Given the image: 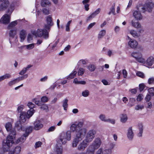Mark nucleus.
<instances>
[{"instance_id":"f257e3e1","label":"nucleus","mask_w":154,"mask_h":154,"mask_svg":"<svg viewBox=\"0 0 154 154\" xmlns=\"http://www.w3.org/2000/svg\"><path fill=\"white\" fill-rule=\"evenodd\" d=\"M83 125V122H80L77 125L74 123L70 127V130L72 132L75 131V135L72 142V146H77L79 142L83 139L86 133V128H81Z\"/></svg>"},{"instance_id":"f03ea898","label":"nucleus","mask_w":154,"mask_h":154,"mask_svg":"<svg viewBox=\"0 0 154 154\" xmlns=\"http://www.w3.org/2000/svg\"><path fill=\"white\" fill-rule=\"evenodd\" d=\"M71 133L69 131L66 133L63 132L60 134L59 138L57 140L55 150L57 154H62L63 150L62 144H65L67 141H69L71 140Z\"/></svg>"},{"instance_id":"7ed1b4c3","label":"nucleus","mask_w":154,"mask_h":154,"mask_svg":"<svg viewBox=\"0 0 154 154\" xmlns=\"http://www.w3.org/2000/svg\"><path fill=\"white\" fill-rule=\"evenodd\" d=\"M16 134L15 130L11 131L9 135L8 136L6 141L4 140L3 144V151H1L0 154H6L5 152L10 150L11 147L14 143V139L15 138Z\"/></svg>"},{"instance_id":"20e7f679","label":"nucleus","mask_w":154,"mask_h":154,"mask_svg":"<svg viewBox=\"0 0 154 154\" xmlns=\"http://www.w3.org/2000/svg\"><path fill=\"white\" fill-rule=\"evenodd\" d=\"M14 9V3L11 4L9 8L7 13L9 14H5L2 16L0 19V23L4 24H8L10 21V15Z\"/></svg>"},{"instance_id":"39448f33","label":"nucleus","mask_w":154,"mask_h":154,"mask_svg":"<svg viewBox=\"0 0 154 154\" xmlns=\"http://www.w3.org/2000/svg\"><path fill=\"white\" fill-rule=\"evenodd\" d=\"M47 30L45 28L43 29H38L36 31H32V33L36 36L40 37L43 36L45 38L47 39L48 38V32Z\"/></svg>"},{"instance_id":"423d86ee","label":"nucleus","mask_w":154,"mask_h":154,"mask_svg":"<svg viewBox=\"0 0 154 154\" xmlns=\"http://www.w3.org/2000/svg\"><path fill=\"white\" fill-rule=\"evenodd\" d=\"M96 131L93 129L89 130L87 133L85 140L87 142H91L94 138L96 134Z\"/></svg>"},{"instance_id":"0eeeda50","label":"nucleus","mask_w":154,"mask_h":154,"mask_svg":"<svg viewBox=\"0 0 154 154\" xmlns=\"http://www.w3.org/2000/svg\"><path fill=\"white\" fill-rule=\"evenodd\" d=\"M131 55L139 62L145 63V59L142 57V55L141 52H133L131 54Z\"/></svg>"},{"instance_id":"6e6552de","label":"nucleus","mask_w":154,"mask_h":154,"mask_svg":"<svg viewBox=\"0 0 154 154\" xmlns=\"http://www.w3.org/2000/svg\"><path fill=\"white\" fill-rule=\"evenodd\" d=\"M153 6L154 5L152 3L148 2L145 3L143 5L141 6L140 9H141V11L143 12L146 11L151 12Z\"/></svg>"},{"instance_id":"1a4fd4ad","label":"nucleus","mask_w":154,"mask_h":154,"mask_svg":"<svg viewBox=\"0 0 154 154\" xmlns=\"http://www.w3.org/2000/svg\"><path fill=\"white\" fill-rule=\"evenodd\" d=\"M27 77L28 75L27 74H25L23 76L19 77L16 79L10 81L8 82V86H12L16 83H18L20 81L23 80L24 79L26 78Z\"/></svg>"},{"instance_id":"9d476101","label":"nucleus","mask_w":154,"mask_h":154,"mask_svg":"<svg viewBox=\"0 0 154 154\" xmlns=\"http://www.w3.org/2000/svg\"><path fill=\"white\" fill-rule=\"evenodd\" d=\"M128 39L129 40L128 42V46L132 49L136 48L138 45L137 41L135 39H132L129 36H127Z\"/></svg>"},{"instance_id":"9b49d317","label":"nucleus","mask_w":154,"mask_h":154,"mask_svg":"<svg viewBox=\"0 0 154 154\" xmlns=\"http://www.w3.org/2000/svg\"><path fill=\"white\" fill-rule=\"evenodd\" d=\"M101 143V141L100 138H97L94 140L90 146L91 148L95 150L97 149L100 146Z\"/></svg>"},{"instance_id":"f8f14e48","label":"nucleus","mask_w":154,"mask_h":154,"mask_svg":"<svg viewBox=\"0 0 154 154\" xmlns=\"http://www.w3.org/2000/svg\"><path fill=\"white\" fill-rule=\"evenodd\" d=\"M46 22L47 24L45 25L44 27L47 29H49L53 25L51 16L49 15L46 17Z\"/></svg>"},{"instance_id":"ddd939ff","label":"nucleus","mask_w":154,"mask_h":154,"mask_svg":"<svg viewBox=\"0 0 154 154\" xmlns=\"http://www.w3.org/2000/svg\"><path fill=\"white\" fill-rule=\"evenodd\" d=\"M0 11H3L8 7L9 2L7 0H1Z\"/></svg>"},{"instance_id":"4468645a","label":"nucleus","mask_w":154,"mask_h":154,"mask_svg":"<svg viewBox=\"0 0 154 154\" xmlns=\"http://www.w3.org/2000/svg\"><path fill=\"white\" fill-rule=\"evenodd\" d=\"M127 136L128 139L130 140H132L134 136V134L132 127H129L127 130Z\"/></svg>"},{"instance_id":"2eb2a0df","label":"nucleus","mask_w":154,"mask_h":154,"mask_svg":"<svg viewBox=\"0 0 154 154\" xmlns=\"http://www.w3.org/2000/svg\"><path fill=\"white\" fill-rule=\"evenodd\" d=\"M89 143L86 142L85 140H83L79 145L78 149L79 150L83 151L88 146Z\"/></svg>"},{"instance_id":"dca6fc26","label":"nucleus","mask_w":154,"mask_h":154,"mask_svg":"<svg viewBox=\"0 0 154 154\" xmlns=\"http://www.w3.org/2000/svg\"><path fill=\"white\" fill-rule=\"evenodd\" d=\"M142 63L146 64L148 66H151L154 63V58L152 56H150L147 58L146 61H145V63Z\"/></svg>"},{"instance_id":"f3484780","label":"nucleus","mask_w":154,"mask_h":154,"mask_svg":"<svg viewBox=\"0 0 154 154\" xmlns=\"http://www.w3.org/2000/svg\"><path fill=\"white\" fill-rule=\"evenodd\" d=\"M34 129L35 130H38L41 129L43 126L41 122L39 120L36 121L34 123Z\"/></svg>"},{"instance_id":"a211bd4d","label":"nucleus","mask_w":154,"mask_h":154,"mask_svg":"<svg viewBox=\"0 0 154 154\" xmlns=\"http://www.w3.org/2000/svg\"><path fill=\"white\" fill-rule=\"evenodd\" d=\"M27 118L26 112H23L20 114L19 121L21 123H24L26 121Z\"/></svg>"},{"instance_id":"6ab92c4d","label":"nucleus","mask_w":154,"mask_h":154,"mask_svg":"<svg viewBox=\"0 0 154 154\" xmlns=\"http://www.w3.org/2000/svg\"><path fill=\"white\" fill-rule=\"evenodd\" d=\"M51 3L49 0H42L41 5L42 7L48 8L51 5Z\"/></svg>"},{"instance_id":"aec40b11","label":"nucleus","mask_w":154,"mask_h":154,"mask_svg":"<svg viewBox=\"0 0 154 154\" xmlns=\"http://www.w3.org/2000/svg\"><path fill=\"white\" fill-rule=\"evenodd\" d=\"M134 17L137 20H140L142 19V16L139 11H135L133 13Z\"/></svg>"},{"instance_id":"412c9836","label":"nucleus","mask_w":154,"mask_h":154,"mask_svg":"<svg viewBox=\"0 0 154 154\" xmlns=\"http://www.w3.org/2000/svg\"><path fill=\"white\" fill-rule=\"evenodd\" d=\"M120 121L123 123H126L128 120V117L127 114H122L120 115Z\"/></svg>"},{"instance_id":"4be33fe9","label":"nucleus","mask_w":154,"mask_h":154,"mask_svg":"<svg viewBox=\"0 0 154 154\" xmlns=\"http://www.w3.org/2000/svg\"><path fill=\"white\" fill-rule=\"evenodd\" d=\"M28 136V134H24L20 137L16 141V143H18L20 142H23L26 140V137Z\"/></svg>"},{"instance_id":"5701e85b","label":"nucleus","mask_w":154,"mask_h":154,"mask_svg":"<svg viewBox=\"0 0 154 154\" xmlns=\"http://www.w3.org/2000/svg\"><path fill=\"white\" fill-rule=\"evenodd\" d=\"M26 35V31L24 30H22L20 33V41L23 42L25 39Z\"/></svg>"},{"instance_id":"b1692460","label":"nucleus","mask_w":154,"mask_h":154,"mask_svg":"<svg viewBox=\"0 0 154 154\" xmlns=\"http://www.w3.org/2000/svg\"><path fill=\"white\" fill-rule=\"evenodd\" d=\"M88 60L87 59H81L79 60L77 63L78 67L81 66L86 65Z\"/></svg>"},{"instance_id":"393cba45","label":"nucleus","mask_w":154,"mask_h":154,"mask_svg":"<svg viewBox=\"0 0 154 154\" xmlns=\"http://www.w3.org/2000/svg\"><path fill=\"white\" fill-rule=\"evenodd\" d=\"M130 33L135 38H138L140 36V33L139 32L133 30H131L130 31Z\"/></svg>"},{"instance_id":"a878e982","label":"nucleus","mask_w":154,"mask_h":154,"mask_svg":"<svg viewBox=\"0 0 154 154\" xmlns=\"http://www.w3.org/2000/svg\"><path fill=\"white\" fill-rule=\"evenodd\" d=\"M21 151V148L19 146H17L15 148L13 152L10 151L9 154H19Z\"/></svg>"},{"instance_id":"bb28decb","label":"nucleus","mask_w":154,"mask_h":154,"mask_svg":"<svg viewBox=\"0 0 154 154\" xmlns=\"http://www.w3.org/2000/svg\"><path fill=\"white\" fill-rule=\"evenodd\" d=\"M106 31L105 29H102L100 31L97 36L98 39H100L103 37L106 34Z\"/></svg>"},{"instance_id":"cd10ccee","label":"nucleus","mask_w":154,"mask_h":154,"mask_svg":"<svg viewBox=\"0 0 154 154\" xmlns=\"http://www.w3.org/2000/svg\"><path fill=\"white\" fill-rule=\"evenodd\" d=\"M144 108V106L143 104H138L134 107L135 110L137 111L142 110Z\"/></svg>"},{"instance_id":"c85d7f7f","label":"nucleus","mask_w":154,"mask_h":154,"mask_svg":"<svg viewBox=\"0 0 154 154\" xmlns=\"http://www.w3.org/2000/svg\"><path fill=\"white\" fill-rule=\"evenodd\" d=\"M35 111L33 109H30L28 110L26 113L27 118L29 119L35 112Z\"/></svg>"},{"instance_id":"c756f323","label":"nucleus","mask_w":154,"mask_h":154,"mask_svg":"<svg viewBox=\"0 0 154 154\" xmlns=\"http://www.w3.org/2000/svg\"><path fill=\"white\" fill-rule=\"evenodd\" d=\"M68 100L67 99H65L63 101V107L64 110H66L68 106Z\"/></svg>"},{"instance_id":"7c9ffc66","label":"nucleus","mask_w":154,"mask_h":154,"mask_svg":"<svg viewBox=\"0 0 154 154\" xmlns=\"http://www.w3.org/2000/svg\"><path fill=\"white\" fill-rule=\"evenodd\" d=\"M11 77V75L8 73H7L5 75L0 76V82L4 80L5 79H8Z\"/></svg>"},{"instance_id":"2f4dec72","label":"nucleus","mask_w":154,"mask_h":154,"mask_svg":"<svg viewBox=\"0 0 154 154\" xmlns=\"http://www.w3.org/2000/svg\"><path fill=\"white\" fill-rule=\"evenodd\" d=\"M143 126L142 125L140 124L139 126V132L137 134V136L140 137L142 136L143 133Z\"/></svg>"},{"instance_id":"473e14b6","label":"nucleus","mask_w":154,"mask_h":154,"mask_svg":"<svg viewBox=\"0 0 154 154\" xmlns=\"http://www.w3.org/2000/svg\"><path fill=\"white\" fill-rule=\"evenodd\" d=\"M77 74V72L74 71L72 73H70L66 77V79L68 80L71 79L75 77Z\"/></svg>"},{"instance_id":"72a5a7b5","label":"nucleus","mask_w":154,"mask_h":154,"mask_svg":"<svg viewBox=\"0 0 154 154\" xmlns=\"http://www.w3.org/2000/svg\"><path fill=\"white\" fill-rule=\"evenodd\" d=\"M17 23V20L12 22L8 25V28L9 29H10L11 28L15 26Z\"/></svg>"},{"instance_id":"f704fd0d","label":"nucleus","mask_w":154,"mask_h":154,"mask_svg":"<svg viewBox=\"0 0 154 154\" xmlns=\"http://www.w3.org/2000/svg\"><path fill=\"white\" fill-rule=\"evenodd\" d=\"M131 23L132 26L135 28H139L141 27V25L138 22H134L132 20Z\"/></svg>"},{"instance_id":"c9c22d12","label":"nucleus","mask_w":154,"mask_h":154,"mask_svg":"<svg viewBox=\"0 0 154 154\" xmlns=\"http://www.w3.org/2000/svg\"><path fill=\"white\" fill-rule=\"evenodd\" d=\"M16 34V29H14L11 30L9 32V35L10 37L13 38Z\"/></svg>"},{"instance_id":"e433bc0d","label":"nucleus","mask_w":154,"mask_h":154,"mask_svg":"<svg viewBox=\"0 0 154 154\" xmlns=\"http://www.w3.org/2000/svg\"><path fill=\"white\" fill-rule=\"evenodd\" d=\"M90 94L89 91L88 90H85L82 92V95L84 97H88Z\"/></svg>"},{"instance_id":"4c0bfd02","label":"nucleus","mask_w":154,"mask_h":154,"mask_svg":"<svg viewBox=\"0 0 154 154\" xmlns=\"http://www.w3.org/2000/svg\"><path fill=\"white\" fill-rule=\"evenodd\" d=\"M99 118L100 119L103 121L106 122L107 119L106 115L103 114H101L99 116Z\"/></svg>"},{"instance_id":"58836bf2","label":"nucleus","mask_w":154,"mask_h":154,"mask_svg":"<svg viewBox=\"0 0 154 154\" xmlns=\"http://www.w3.org/2000/svg\"><path fill=\"white\" fill-rule=\"evenodd\" d=\"M24 108V106L23 105H20L18 106L17 108V111L18 113L22 112V111Z\"/></svg>"},{"instance_id":"ea45409f","label":"nucleus","mask_w":154,"mask_h":154,"mask_svg":"<svg viewBox=\"0 0 154 154\" xmlns=\"http://www.w3.org/2000/svg\"><path fill=\"white\" fill-rule=\"evenodd\" d=\"M5 128L8 131H10L12 128V124L10 122L6 123L5 125Z\"/></svg>"},{"instance_id":"a19ab883","label":"nucleus","mask_w":154,"mask_h":154,"mask_svg":"<svg viewBox=\"0 0 154 154\" xmlns=\"http://www.w3.org/2000/svg\"><path fill=\"white\" fill-rule=\"evenodd\" d=\"M112 150L111 149H106L103 150H102V154H111Z\"/></svg>"},{"instance_id":"79ce46f5","label":"nucleus","mask_w":154,"mask_h":154,"mask_svg":"<svg viewBox=\"0 0 154 154\" xmlns=\"http://www.w3.org/2000/svg\"><path fill=\"white\" fill-rule=\"evenodd\" d=\"M22 123L19 121H17L15 123V128H17L18 130H20L22 129V126L21 125Z\"/></svg>"},{"instance_id":"37998d69","label":"nucleus","mask_w":154,"mask_h":154,"mask_svg":"<svg viewBox=\"0 0 154 154\" xmlns=\"http://www.w3.org/2000/svg\"><path fill=\"white\" fill-rule=\"evenodd\" d=\"M94 149L91 148L90 146L87 149L85 154H94Z\"/></svg>"},{"instance_id":"c03bdc74","label":"nucleus","mask_w":154,"mask_h":154,"mask_svg":"<svg viewBox=\"0 0 154 154\" xmlns=\"http://www.w3.org/2000/svg\"><path fill=\"white\" fill-rule=\"evenodd\" d=\"M33 129V128L32 126H29L26 128L25 130V134H28L29 135V134L31 133Z\"/></svg>"},{"instance_id":"a18cd8bd","label":"nucleus","mask_w":154,"mask_h":154,"mask_svg":"<svg viewBox=\"0 0 154 154\" xmlns=\"http://www.w3.org/2000/svg\"><path fill=\"white\" fill-rule=\"evenodd\" d=\"M41 109H43L46 112L48 111V105L46 104H43L41 106L40 108Z\"/></svg>"},{"instance_id":"49530a36","label":"nucleus","mask_w":154,"mask_h":154,"mask_svg":"<svg viewBox=\"0 0 154 154\" xmlns=\"http://www.w3.org/2000/svg\"><path fill=\"white\" fill-rule=\"evenodd\" d=\"M34 44H31L28 45H25L24 47L28 50H31L34 48Z\"/></svg>"},{"instance_id":"de8ad7c7","label":"nucleus","mask_w":154,"mask_h":154,"mask_svg":"<svg viewBox=\"0 0 154 154\" xmlns=\"http://www.w3.org/2000/svg\"><path fill=\"white\" fill-rule=\"evenodd\" d=\"M72 22L71 20H69L66 24V31L69 32L70 31L69 26Z\"/></svg>"},{"instance_id":"09e8293b","label":"nucleus","mask_w":154,"mask_h":154,"mask_svg":"<svg viewBox=\"0 0 154 154\" xmlns=\"http://www.w3.org/2000/svg\"><path fill=\"white\" fill-rule=\"evenodd\" d=\"M32 101L35 103V104L38 105V106H40L41 105V101H40L39 100H38L36 98H34L32 100Z\"/></svg>"},{"instance_id":"8fccbe9b","label":"nucleus","mask_w":154,"mask_h":154,"mask_svg":"<svg viewBox=\"0 0 154 154\" xmlns=\"http://www.w3.org/2000/svg\"><path fill=\"white\" fill-rule=\"evenodd\" d=\"M41 102L42 103H46L49 100L48 98L45 96H43L41 99Z\"/></svg>"},{"instance_id":"3c124183","label":"nucleus","mask_w":154,"mask_h":154,"mask_svg":"<svg viewBox=\"0 0 154 154\" xmlns=\"http://www.w3.org/2000/svg\"><path fill=\"white\" fill-rule=\"evenodd\" d=\"M42 11L45 15H48L49 14V10L47 8H43Z\"/></svg>"},{"instance_id":"603ef678","label":"nucleus","mask_w":154,"mask_h":154,"mask_svg":"<svg viewBox=\"0 0 154 154\" xmlns=\"http://www.w3.org/2000/svg\"><path fill=\"white\" fill-rule=\"evenodd\" d=\"M115 4L114 3L112 5V7L110 8V11L108 13L109 15H110L111 13L114 14L115 12Z\"/></svg>"},{"instance_id":"864d4df0","label":"nucleus","mask_w":154,"mask_h":154,"mask_svg":"<svg viewBox=\"0 0 154 154\" xmlns=\"http://www.w3.org/2000/svg\"><path fill=\"white\" fill-rule=\"evenodd\" d=\"M135 102V99L134 98H131L129 99V103L130 104L131 106H133L134 105V103Z\"/></svg>"},{"instance_id":"5fc2aeb1","label":"nucleus","mask_w":154,"mask_h":154,"mask_svg":"<svg viewBox=\"0 0 154 154\" xmlns=\"http://www.w3.org/2000/svg\"><path fill=\"white\" fill-rule=\"evenodd\" d=\"M27 105L30 109H33L35 106L34 104L31 102H28Z\"/></svg>"},{"instance_id":"6e6d98bb","label":"nucleus","mask_w":154,"mask_h":154,"mask_svg":"<svg viewBox=\"0 0 154 154\" xmlns=\"http://www.w3.org/2000/svg\"><path fill=\"white\" fill-rule=\"evenodd\" d=\"M101 11V9L98 8L96 9L94 12L92 13L93 15L95 17L96 15L98 14Z\"/></svg>"},{"instance_id":"4d7b16f0","label":"nucleus","mask_w":154,"mask_h":154,"mask_svg":"<svg viewBox=\"0 0 154 154\" xmlns=\"http://www.w3.org/2000/svg\"><path fill=\"white\" fill-rule=\"evenodd\" d=\"M148 91L150 95L153 96L154 95V89L153 88H150L148 90Z\"/></svg>"},{"instance_id":"13d9d810","label":"nucleus","mask_w":154,"mask_h":154,"mask_svg":"<svg viewBox=\"0 0 154 154\" xmlns=\"http://www.w3.org/2000/svg\"><path fill=\"white\" fill-rule=\"evenodd\" d=\"M84 73V69L83 68H80L78 72V75H82Z\"/></svg>"},{"instance_id":"bf43d9fd","label":"nucleus","mask_w":154,"mask_h":154,"mask_svg":"<svg viewBox=\"0 0 154 154\" xmlns=\"http://www.w3.org/2000/svg\"><path fill=\"white\" fill-rule=\"evenodd\" d=\"M106 122H108L112 124H114L115 123V121L114 119H107Z\"/></svg>"},{"instance_id":"052dcab7","label":"nucleus","mask_w":154,"mask_h":154,"mask_svg":"<svg viewBox=\"0 0 154 154\" xmlns=\"http://www.w3.org/2000/svg\"><path fill=\"white\" fill-rule=\"evenodd\" d=\"M143 95L139 94L137 97V101H141L143 99Z\"/></svg>"},{"instance_id":"680f3d73","label":"nucleus","mask_w":154,"mask_h":154,"mask_svg":"<svg viewBox=\"0 0 154 154\" xmlns=\"http://www.w3.org/2000/svg\"><path fill=\"white\" fill-rule=\"evenodd\" d=\"M137 76L142 78H143L144 77V75L143 73L140 72H137L136 73Z\"/></svg>"},{"instance_id":"e2e57ef3","label":"nucleus","mask_w":154,"mask_h":154,"mask_svg":"<svg viewBox=\"0 0 154 154\" xmlns=\"http://www.w3.org/2000/svg\"><path fill=\"white\" fill-rule=\"evenodd\" d=\"M139 87L140 91H141L144 89L145 86L143 84H141L139 85Z\"/></svg>"},{"instance_id":"0e129e2a","label":"nucleus","mask_w":154,"mask_h":154,"mask_svg":"<svg viewBox=\"0 0 154 154\" xmlns=\"http://www.w3.org/2000/svg\"><path fill=\"white\" fill-rule=\"evenodd\" d=\"M27 70V68H24V69H23L20 72H19V74L20 75H23L26 72Z\"/></svg>"},{"instance_id":"69168bd1","label":"nucleus","mask_w":154,"mask_h":154,"mask_svg":"<svg viewBox=\"0 0 154 154\" xmlns=\"http://www.w3.org/2000/svg\"><path fill=\"white\" fill-rule=\"evenodd\" d=\"M95 24L96 23L95 22H93L91 23L87 27V29L88 30H90Z\"/></svg>"},{"instance_id":"338daca9","label":"nucleus","mask_w":154,"mask_h":154,"mask_svg":"<svg viewBox=\"0 0 154 154\" xmlns=\"http://www.w3.org/2000/svg\"><path fill=\"white\" fill-rule=\"evenodd\" d=\"M42 144V143L40 141L37 142L35 143V148L40 147Z\"/></svg>"},{"instance_id":"774afa93","label":"nucleus","mask_w":154,"mask_h":154,"mask_svg":"<svg viewBox=\"0 0 154 154\" xmlns=\"http://www.w3.org/2000/svg\"><path fill=\"white\" fill-rule=\"evenodd\" d=\"M148 82L149 84H151L154 82V78L152 77L149 78L148 80Z\"/></svg>"}]
</instances>
